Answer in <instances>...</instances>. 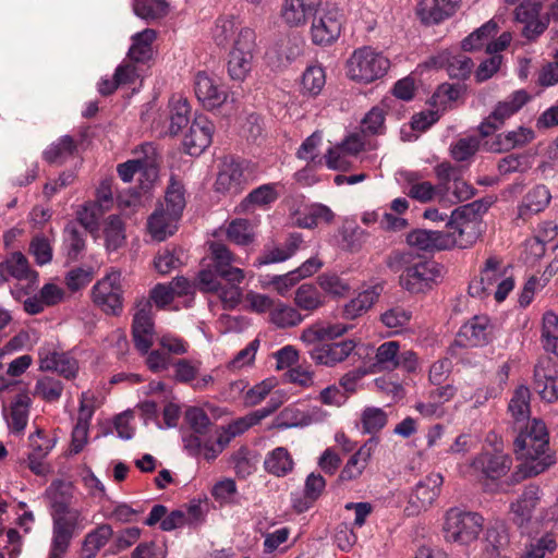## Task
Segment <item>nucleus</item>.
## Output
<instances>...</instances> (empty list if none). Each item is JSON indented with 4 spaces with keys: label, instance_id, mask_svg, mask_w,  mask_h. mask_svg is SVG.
Returning a JSON list of instances; mask_svg holds the SVG:
<instances>
[{
    "label": "nucleus",
    "instance_id": "obj_1",
    "mask_svg": "<svg viewBox=\"0 0 558 558\" xmlns=\"http://www.w3.org/2000/svg\"><path fill=\"white\" fill-rule=\"evenodd\" d=\"M480 221L475 204L463 205L451 213L446 231L417 229L407 235V243L421 251L465 248L478 236Z\"/></svg>",
    "mask_w": 558,
    "mask_h": 558
},
{
    "label": "nucleus",
    "instance_id": "obj_2",
    "mask_svg": "<svg viewBox=\"0 0 558 558\" xmlns=\"http://www.w3.org/2000/svg\"><path fill=\"white\" fill-rule=\"evenodd\" d=\"M388 267L402 274L400 286L410 293H426L444 278V267L435 260L415 257L411 252L395 251L387 259Z\"/></svg>",
    "mask_w": 558,
    "mask_h": 558
},
{
    "label": "nucleus",
    "instance_id": "obj_3",
    "mask_svg": "<svg viewBox=\"0 0 558 558\" xmlns=\"http://www.w3.org/2000/svg\"><path fill=\"white\" fill-rule=\"evenodd\" d=\"M209 250L210 254H213L218 275L228 282V286H221L220 283L216 292L223 307L233 310L242 300L243 291L240 283L244 280L245 274L241 268L232 265L238 260L223 243L210 242Z\"/></svg>",
    "mask_w": 558,
    "mask_h": 558
},
{
    "label": "nucleus",
    "instance_id": "obj_4",
    "mask_svg": "<svg viewBox=\"0 0 558 558\" xmlns=\"http://www.w3.org/2000/svg\"><path fill=\"white\" fill-rule=\"evenodd\" d=\"M502 441L494 444V454H490V493H509L520 482L544 472V464L530 466L518 464L511 471L513 460L510 454L502 452Z\"/></svg>",
    "mask_w": 558,
    "mask_h": 558
},
{
    "label": "nucleus",
    "instance_id": "obj_5",
    "mask_svg": "<svg viewBox=\"0 0 558 558\" xmlns=\"http://www.w3.org/2000/svg\"><path fill=\"white\" fill-rule=\"evenodd\" d=\"M515 452L522 464L536 466L544 465V472L555 463L549 452L548 433L545 423L534 418L514 439Z\"/></svg>",
    "mask_w": 558,
    "mask_h": 558
},
{
    "label": "nucleus",
    "instance_id": "obj_6",
    "mask_svg": "<svg viewBox=\"0 0 558 558\" xmlns=\"http://www.w3.org/2000/svg\"><path fill=\"white\" fill-rule=\"evenodd\" d=\"M389 68V59L369 46L355 49L345 62L347 76L361 84H369L381 78Z\"/></svg>",
    "mask_w": 558,
    "mask_h": 558
},
{
    "label": "nucleus",
    "instance_id": "obj_7",
    "mask_svg": "<svg viewBox=\"0 0 558 558\" xmlns=\"http://www.w3.org/2000/svg\"><path fill=\"white\" fill-rule=\"evenodd\" d=\"M483 525L484 518L481 514L452 507L444 515V538L448 543L468 546L478 538Z\"/></svg>",
    "mask_w": 558,
    "mask_h": 558
},
{
    "label": "nucleus",
    "instance_id": "obj_8",
    "mask_svg": "<svg viewBox=\"0 0 558 558\" xmlns=\"http://www.w3.org/2000/svg\"><path fill=\"white\" fill-rule=\"evenodd\" d=\"M256 34L251 27L243 26L229 53L228 74L231 80L243 82L252 71L254 50L256 46Z\"/></svg>",
    "mask_w": 558,
    "mask_h": 558
},
{
    "label": "nucleus",
    "instance_id": "obj_9",
    "mask_svg": "<svg viewBox=\"0 0 558 558\" xmlns=\"http://www.w3.org/2000/svg\"><path fill=\"white\" fill-rule=\"evenodd\" d=\"M252 179L253 172L247 162L225 158L217 173L215 190L221 194L236 195L245 189Z\"/></svg>",
    "mask_w": 558,
    "mask_h": 558
},
{
    "label": "nucleus",
    "instance_id": "obj_10",
    "mask_svg": "<svg viewBox=\"0 0 558 558\" xmlns=\"http://www.w3.org/2000/svg\"><path fill=\"white\" fill-rule=\"evenodd\" d=\"M94 303L106 314L119 315L123 308L121 272L111 270L98 280L92 289Z\"/></svg>",
    "mask_w": 558,
    "mask_h": 558
},
{
    "label": "nucleus",
    "instance_id": "obj_11",
    "mask_svg": "<svg viewBox=\"0 0 558 558\" xmlns=\"http://www.w3.org/2000/svg\"><path fill=\"white\" fill-rule=\"evenodd\" d=\"M182 442L191 457L208 462L216 460L227 447V440L222 438L219 428L199 434H182Z\"/></svg>",
    "mask_w": 558,
    "mask_h": 558
},
{
    "label": "nucleus",
    "instance_id": "obj_12",
    "mask_svg": "<svg viewBox=\"0 0 558 558\" xmlns=\"http://www.w3.org/2000/svg\"><path fill=\"white\" fill-rule=\"evenodd\" d=\"M71 490L70 484L58 481L50 485L48 495L53 509V524L68 527L73 532L82 519V513L80 510L69 507Z\"/></svg>",
    "mask_w": 558,
    "mask_h": 558
},
{
    "label": "nucleus",
    "instance_id": "obj_13",
    "mask_svg": "<svg viewBox=\"0 0 558 558\" xmlns=\"http://www.w3.org/2000/svg\"><path fill=\"white\" fill-rule=\"evenodd\" d=\"M542 9V2L524 0L514 10L517 22L524 25L523 36L530 40L543 34L551 20L549 11L545 15H541Z\"/></svg>",
    "mask_w": 558,
    "mask_h": 558
},
{
    "label": "nucleus",
    "instance_id": "obj_14",
    "mask_svg": "<svg viewBox=\"0 0 558 558\" xmlns=\"http://www.w3.org/2000/svg\"><path fill=\"white\" fill-rule=\"evenodd\" d=\"M533 388L542 400L555 402L558 400V366L549 357H541L534 367Z\"/></svg>",
    "mask_w": 558,
    "mask_h": 558
},
{
    "label": "nucleus",
    "instance_id": "obj_15",
    "mask_svg": "<svg viewBox=\"0 0 558 558\" xmlns=\"http://www.w3.org/2000/svg\"><path fill=\"white\" fill-rule=\"evenodd\" d=\"M442 483V475L435 472L429 473L417 482L410 496L409 507H407L409 514H416L427 510L438 498Z\"/></svg>",
    "mask_w": 558,
    "mask_h": 558
},
{
    "label": "nucleus",
    "instance_id": "obj_16",
    "mask_svg": "<svg viewBox=\"0 0 558 558\" xmlns=\"http://www.w3.org/2000/svg\"><path fill=\"white\" fill-rule=\"evenodd\" d=\"M313 17L311 36L315 45L328 46L338 39L342 22L337 9L323 11L318 16Z\"/></svg>",
    "mask_w": 558,
    "mask_h": 558
},
{
    "label": "nucleus",
    "instance_id": "obj_17",
    "mask_svg": "<svg viewBox=\"0 0 558 558\" xmlns=\"http://www.w3.org/2000/svg\"><path fill=\"white\" fill-rule=\"evenodd\" d=\"M39 368L45 372H57L65 379H73L78 373V362L70 353L43 347L38 351Z\"/></svg>",
    "mask_w": 558,
    "mask_h": 558
},
{
    "label": "nucleus",
    "instance_id": "obj_18",
    "mask_svg": "<svg viewBox=\"0 0 558 558\" xmlns=\"http://www.w3.org/2000/svg\"><path fill=\"white\" fill-rule=\"evenodd\" d=\"M194 93L206 109L220 107L227 100V93L218 78L205 71H199L194 77Z\"/></svg>",
    "mask_w": 558,
    "mask_h": 558
},
{
    "label": "nucleus",
    "instance_id": "obj_19",
    "mask_svg": "<svg viewBox=\"0 0 558 558\" xmlns=\"http://www.w3.org/2000/svg\"><path fill=\"white\" fill-rule=\"evenodd\" d=\"M214 130L213 122L206 116H196L183 140L185 151L191 156L201 155L210 145Z\"/></svg>",
    "mask_w": 558,
    "mask_h": 558
},
{
    "label": "nucleus",
    "instance_id": "obj_20",
    "mask_svg": "<svg viewBox=\"0 0 558 558\" xmlns=\"http://www.w3.org/2000/svg\"><path fill=\"white\" fill-rule=\"evenodd\" d=\"M134 314L132 335L135 347L142 353H147L154 342V322L150 315V303L144 301L138 303Z\"/></svg>",
    "mask_w": 558,
    "mask_h": 558
},
{
    "label": "nucleus",
    "instance_id": "obj_21",
    "mask_svg": "<svg viewBox=\"0 0 558 558\" xmlns=\"http://www.w3.org/2000/svg\"><path fill=\"white\" fill-rule=\"evenodd\" d=\"M355 348L356 342L352 339L319 343L310 351V355L316 364L332 367L348 359Z\"/></svg>",
    "mask_w": 558,
    "mask_h": 558
},
{
    "label": "nucleus",
    "instance_id": "obj_22",
    "mask_svg": "<svg viewBox=\"0 0 558 558\" xmlns=\"http://www.w3.org/2000/svg\"><path fill=\"white\" fill-rule=\"evenodd\" d=\"M460 2L461 0H420L416 15L425 25L439 24L457 12Z\"/></svg>",
    "mask_w": 558,
    "mask_h": 558
},
{
    "label": "nucleus",
    "instance_id": "obj_23",
    "mask_svg": "<svg viewBox=\"0 0 558 558\" xmlns=\"http://www.w3.org/2000/svg\"><path fill=\"white\" fill-rule=\"evenodd\" d=\"M320 4L322 0H284L280 16L290 27L303 26L317 13Z\"/></svg>",
    "mask_w": 558,
    "mask_h": 558
},
{
    "label": "nucleus",
    "instance_id": "obj_24",
    "mask_svg": "<svg viewBox=\"0 0 558 558\" xmlns=\"http://www.w3.org/2000/svg\"><path fill=\"white\" fill-rule=\"evenodd\" d=\"M427 66L446 69L452 78H466L473 68L472 60L464 54H452L449 51H441L437 56L432 57L427 62Z\"/></svg>",
    "mask_w": 558,
    "mask_h": 558
},
{
    "label": "nucleus",
    "instance_id": "obj_25",
    "mask_svg": "<svg viewBox=\"0 0 558 558\" xmlns=\"http://www.w3.org/2000/svg\"><path fill=\"white\" fill-rule=\"evenodd\" d=\"M531 99L532 96L525 89H518L505 100L497 102L490 112V120H493L490 121V129H498L506 120L519 112Z\"/></svg>",
    "mask_w": 558,
    "mask_h": 558
},
{
    "label": "nucleus",
    "instance_id": "obj_26",
    "mask_svg": "<svg viewBox=\"0 0 558 558\" xmlns=\"http://www.w3.org/2000/svg\"><path fill=\"white\" fill-rule=\"evenodd\" d=\"M378 445L377 438L367 439L359 450L353 453L347 461L345 465L340 472L339 480L349 482L357 480L368 465V462Z\"/></svg>",
    "mask_w": 558,
    "mask_h": 558
},
{
    "label": "nucleus",
    "instance_id": "obj_27",
    "mask_svg": "<svg viewBox=\"0 0 558 558\" xmlns=\"http://www.w3.org/2000/svg\"><path fill=\"white\" fill-rule=\"evenodd\" d=\"M487 337L488 316L475 315L460 328L456 343L461 347H481L486 344Z\"/></svg>",
    "mask_w": 558,
    "mask_h": 558
},
{
    "label": "nucleus",
    "instance_id": "obj_28",
    "mask_svg": "<svg viewBox=\"0 0 558 558\" xmlns=\"http://www.w3.org/2000/svg\"><path fill=\"white\" fill-rule=\"evenodd\" d=\"M94 414L93 400L87 392L82 393L77 422L72 432L71 451L78 453L87 444L89 421Z\"/></svg>",
    "mask_w": 558,
    "mask_h": 558
},
{
    "label": "nucleus",
    "instance_id": "obj_29",
    "mask_svg": "<svg viewBox=\"0 0 558 558\" xmlns=\"http://www.w3.org/2000/svg\"><path fill=\"white\" fill-rule=\"evenodd\" d=\"M140 160L138 181L143 190H148L157 181L159 174V155L154 144L145 143L141 146Z\"/></svg>",
    "mask_w": 558,
    "mask_h": 558
},
{
    "label": "nucleus",
    "instance_id": "obj_30",
    "mask_svg": "<svg viewBox=\"0 0 558 558\" xmlns=\"http://www.w3.org/2000/svg\"><path fill=\"white\" fill-rule=\"evenodd\" d=\"M170 210L165 209L163 204H160L147 220V230L151 238L156 241H165L171 236L178 229V222L181 217H174L170 221Z\"/></svg>",
    "mask_w": 558,
    "mask_h": 558
},
{
    "label": "nucleus",
    "instance_id": "obj_31",
    "mask_svg": "<svg viewBox=\"0 0 558 558\" xmlns=\"http://www.w3.org/2000/svg\"><path fill=\"white\" fill-rule=\"evenodd\" d=\"M32 399L27 392L17 393L11 404L5 420L10 430L21 433L27 425Z\"/></svg>",
    "mask_w": 558,
    "mask_h": 558
},
{
    "label": "nucleus",
    "instance_id": "obj_32",
    "mask_svg": "<svg viewBox=\"0 0 558 558\" xmlns=\"http://www.w3.org/2000/svg\"><path fill=\"white\" fill-rule=\"evenodd\" d=\"M383 288L372 286L361 291L354 299L344 304L342 316L347 319H354L366 313L377 301Z\"/></svg>",
    "mask_w": 558,
    "mask_h": 558
},
{
    "label": "nucleus",
    "instance_id": "obj_33",
    "mask_svg": "<svg viewBox=\"0 0 558 558\" xmlns=\"http://www.w3.org/2000/svg\"><path fill=\"white\" fill-rule=\"evenodd\" d=\"M352 328L351 325L336 323V324H315L305 328L300 339L306 344H315L323 340H331L339 338L347 333Z\"/></svg>",
    "mask_w": 558,
    "mask_h": 558
},
{
    "label": "nucleus",
    "instance_id": "obj_34",
    "mask_svg": "<svg viewBox=\"0 0 558 558\" xmlns=\"http://www.w3.org/2000/svg\"><path fill=\"white\" fill-rule=\"evenodd\" d=\"M535 138V132L531 128L519 126L515 130L500 133L490 145L497 151L521 148L530 144Z\"/></svg>",
    "mask_w": 558,
    "mask_h": 558
},
{
    "label": "nucleus",
    "instance_id": "obj_35",
    "mask_svg": "<svg viewBox=\"0 0 558 558\" xmlns=\"http://www.w3.org/2000/svg\"><path fill=\"white\" fill-rule=\"evenodd\" d=\"M550 198V192L545 185H536L523 197L519 206V217L525 220L543 211L548 206Z\"/></svg>",
    "mask_w": 558,
    "mask_h": 558
},
{
    "label": "nucleus",
    "instance_id": "obj_36",
    "mask_svg": "<svg viewBox=\"0 0 558 558\" xmlns=\"http://www.w3.org/2000/svg\"><path fill=\"white\" fill-rule=\"evenodd\" d=\"M333 217L335 215L328 206L312 204L295 214V223L301 228H314L322 222H331Z\"/></svg>",
    "mask_w": 558,
    "mask_h": 558
},
{
    "label": "nucleus",
    "instance_id": "obj_37",
    "mask_svg": "<svg viewBox=\"0 0 558 558\" xmlns=\"http://www.w3.org/2000/svg\"><path fill=\"white\" fill-rule=\"evenodd\" d=\"M268 320L277 328L286 329L299 326L304 320V316L292 305L276 300Z\"/></svg>",
    "mask_w": 558,
    "mask_h": 558
},
{
    "label": "nucleus",
    "instance_id": "obj_38",
    "mask_svg": "<svg viewBox=\"0 0 558 558\" xmlns=\"http://www.w3.org/2000/svg\"><path fill=\"white\" fill-rule=\"evenodd\" d=\"M404 180L408 183L407 195L412 199L428 203L435 198L437 187L428 181H423L418 172H407Z\"/></svg>",
    "mask_w": 558,
    "mask_h": 558
},
{
    "label": "nucleus",
    "instance_id": "obj_39",
    "mask_svg": "<svg viewBox=\"0 0 558 558\" xmlns=\"http://www.w3.org/2000/svg\"><path fill=\"white\" fill-rule=\"evenodd\" d=\"M113 530L109 524H100L90 531L84 539L82 553L85 558H94L112 537Z\"/></svg>",
    "mask_w": 558,
    "mask_h": 558
},
{
    "label": "nucleus",
    "instance_id": "obj_40",
    "mask_svg": "<svg viewBox=\"0 0 558 558\" xmlns=\"http://www.w3.org/2000/svg\"><path fill=\"white\" fill-rule=\"evenodd\" d=\"M264 468L275 476H284L293 470V460L286 448L277 447L266 456Z\"/></svg>",
    "mask_w": 558,
    "mask_h": 558
},
{
    "label": "nucleus",
    "instance_id": "obj_41",
    "mask_svg": "<svg viewBox=\"0 0 558 558\" xmlns=\"http://www.w3.org/2000/svg\"><path fill=\"white\" fill-rule=\"evenodd\" d=\"M156 38V32L147 28L132 37V46L129 49V58L135 62H145L151 57V44Z\"/></svg>",
    "mask_w": 558,
    "mask_h": 558
},
{
    "label": "nucleus",
    "instance_id": "obj_42",
    "mask_svg": "<svg viewBox=\"0 0 558 558\" xmlns=\"http://www.w3.org/2000/svg\"><path fill=\"white\" fill-rule=\"evenodd\" d=\"M509 534L506 523L496 519L490 524V558H510Z\"/></svg>",
    "mask_w": 558,
    "mask_h": 558
},
{
    "label": "nucleus",
    "instance_id": "obj_43",
    "mask_svg": "<svg viewBox=\"0 0 558 558\" xmlns=\"http://www.w3.org/2000/svg\"><path fill=\"white\" fill-rule=\"evenodd\" d=\"M539 488L536 485H529L517 500L511 505V510L514 515L520 520V524L531 519L532 512L535 509L539 497Z\"/></svg>",
    "mask_w": 558,
    "mask_h": 558
},
{
    "label": "nucleus",
    "instance_id": "obj_44",
    "mask_svg": "<svg viewBox=\"0 0 558 558\" xmlns=\"http://www.w3.org/2000/svg\"><path fill=\"white\" fill-rule=\"evenodd\" d=\"M508 268H505L502 272H498L499 262L490 256V283L496 282L497 288L494 292V299L496 302H504L508 294L514 289V278L512 275H508Z\"/></svg>",
    "mask_w": 558,
    "mask_h": 558
},
{
    "label": "nucleus",
    "instance_id": "obj_45",
    "mask_svg": "<svg viewBox=\"0 0 558 558\" xmlns=\"http://www.w3.org/2000/svg\"><path fill=\"white\" fill-rule=\"evenodd\" d=\"M241 28L233 15L219 16L213 28V39L218 46L226 47L232 39L236 38Z\"/></svg>",
    "mask_w": 558,
    "mask_h": 558
},
{
    "label": "nucleus",
    "instance_id": "obj_46",
    "mask_svg": "<svg viewBox=\"0 0 558 558\" xmlns=\"http://www.w3.org/2000/svg\"><path fill=\"white\" fill-rule=\"evenodd\" d=\"M76 151V145L69 135L60 137L52 143L45 151L44 159L49 163L61 165L71 158Z\"/></svg>",
    "mask_w": 558,
    "mask_h": 558
},
{
    "label": "nucleus",
    "instance_id": "obj_47",
    "mask_svg": "<svg viewBox=\"0 0 558 558\" xmlns=\"http://www.w3.org/2000/svg\"><path fill=\"white\" fill-rule=\"evenodd\" d=\"M279 183H267L263 184L253 191H251L244 198L243 204L246 208L253 207H265L276 202L280 195Z\"/></svg>",
    "mask_w": 558,
    "mask_h": 558
},
{
    "label": "nucleus",
    "instance_id": "obj_48",
    "mask_svg": "<svg viewBox=\"0 0 558 558\" xmlns=\"http://www.w3.org/2000/svg\"><path fill=\"white\" fill-rule=\"evenodd\" d=\"M294 304L298 310L312 313L324 305V298L316 287L305 283L296 289Z\"/></svg>",
    "mask_w": 558,
    "mask_h": 558
},
{
    "label": "nucleus",
    "instance_id": "obj_49",
    "mask_svg": "<svg viewBox=\"0 0 558 558\" xmlns=\"http://www.w3.org/2000/svg\"><path fill=\"white\" fill-rule=\"evenodd\" d=\"M480 145V135L461 137L450 145L449 154L457 162H469L475 156Z\"/></svg>",
    "mask_w": 558,
    "mask_h": 558
},
{
    "label": "nucleus",
    "instance_id": "obj_50",
    "mask_svg": "<svg viewBox=\"0 0 558 558\" xmlns=\"http://www.w3.org/2000/svg\"><path fill=\"white\" fill-rule=\"evenodd\" d=\"M163 207L165 209L170 210V216L172 217L170 218V221H172L174 217H181L185 207L183 185L173 177H171L166 191Z\"/></svg>",
    "mask_w": 558,
    "mask_h": 558
},
{
    "label": "nucleus",
    "instance_id": "obj_51",
    "mask_svg": "<svg viewBox=\"0 0 558 558\" xmlns=\"http://www.w3.org/2000/svg\"><path fill=\"white\" fill-rule=\"evenodd\" d=\"M541 338L544 350L558 356V315L554 312L544 314Z\"/></svg>",
    "mask_w": 558,
    "mask_h": 558
},
{
    "label": "nucleus",
    "instance_id": "obj_52",
    "mask_svg": "<svg viewBox=\"0 0 558 558\" xmlns=\"http://www.w3.org/2000/svg\"><path fill=\"white\" fill-rule=\"evenodd\" d=\"M190 106L186 99L179 97L170 101L168 132L177 135L189 123Z\"/></svg>",
    "mask_w": 558,
    "mask_h": 558
},
{
    "label": "nucleus",
    "instance_id": "obj_53",
    "mask_svg": "<svg viewBox=\"0 0 558 558\" xmlns=\"http://www.w3.org/2000/svg\"><path fill=\"white\" fill-rule=\"evenodd\" d=\"M5 267L11 277L17 280H28L35 282L37 274L29 269L27 258L20 252L12 253L5 260Z\"/></svg>",
    "mask_w": 558,
    "mask_h": 558
},
{
    "label": "nucleus",
    "instance_id": "obj_54",
    "mask_svg": "<svg viewBox=\"0 0 558 558\" xmlns=\"http://www.w3.org/2000/svg\"><path fill=\"white\" fill-rule=\"evenodd\" d=\"M400 344L397 341H386L381 343L375 354V365L380 371H393L398 368V353Z\"/></svg>",
    "mask_w": 558,
    "mask_h": 558
},
{
    "label": "nucleus",
    "instance_id": "obj_55",
    "mask_svg": "<svg viewBox=\"0 0 558 558\" xmlns=\"http://www.w3.org/2000/svg\"><path fill=\"white\" fill-rule=\"evenodd\" d=\"M388 421L387 413L376 407H367L361 413V424L364 434H376L383 429Z\"/></svg>",
    "mask_w": 558,
    "mask_h": 558
},
{
    "label": "nucleus",
    "instance_id": "obj_56",
    "mask_svg": "<svg viewBox=\"0 0 558 558\" xmlns=\"http://www.w3.org/2000/svg\"><path fill=\"white\" fill-rule=\"evenodd\" d=\"M326 84V73L320 65H310L302 75L303 92L317 96Z\"/></svg>",
    "mask_w": 558,
    "mask_h": 558
},
{
    "label": "nucleus",
    "instance_id": "obj_57",
    "mask_svg": "<svg viewBox=\"0 0 558 558\" xmlns=\"http://www.w3.org/2000/svg\"><path fill=\"white\" fill-rule=\"evenodd\" d=\"M187 428L182 434H199L215 429L210 418L201 408H190L185 411Z\"/></svg>",
    "mask_w": 558,
    "mask_h": 558
},
{
    "label": "nucleus",
    "instance_id": "obj_58",
    "mask_svg": "<svg viewBox=\"0 0 558 558\" xmlns=\"http://www.w3.org/2000/svg\"><path fill=\"white\" fill-rule=\"evenodd\" d=\"M303 420V409L296 404H290L280 411L272 426L278 429L304 427Z\"/></svg>",
    "mask_w": 558,
    "mask_h": 558
},
{
    "label": "nucleus",
    "instance_id": "obj_59",
    "mask_svg": "<svg viewBox=\"0 0 558 558\" xmlns=\"http://www.w3.org/2000/svg\"><path fill=\"white\" fill-rule=\"evenodd\" d=\"M462 166L452 165L450 161H442L434 168L436 178L439 181V190L449 195L451 183L462 175Z\"/></svg>",
    "mask_w": 558,
    "mask_h": 558
},
{
    "label": "nucleus",
    "instance_id": "obj_60",
    "mask_svg": "<svg viewBox=\"0 0 558 558\" xmlns=\"http://www.w3.org/2000/svg\"><path fill=\"white\" fill-rule=\"evenodd\" d=\"M228 239L238 245H247L254 240L253 227L246 219H234L227 227Z\"/></svg>",
    "mask_w": 558,
    "mask_h": 558
},
{
    "label": "nucleus",
    "instance_id": "obj_61",
    "mask_svg": "<svg viewBox=\"0 0 558 558\" xmlns=\"http://www.w3.org/2000/svg\"><path fill=\"white\" fill-rule=\"evenodd\" d=\"M62 391V383L59 379L49 376L39 378L34 388V393L36 396L49 402L58 401Z\"/></svg>",
    "mask_w": 558,
    "mask_h": 558
},
{
    "label": "nucleus",
    "instance_id": "obj_62",
    "mask_svg": "<svg viewBox=\"0 0 558 558\" xmlns=\"http://www.w3.org/2000/svg\"><path fill=\"white\" fill-rule=\"evenodd\" d=\"M412 313L402 307H392L384 312L380 316L381 323L393 333H399L411 320Z\"/></svg>",
    "mask_w": 558,
    "mask_h": 558
},
{
    "label": "nucleus",
    "instance_id": "obj_63",
    "mask_svg": "<svg viewBox=\"0 0 558 558\" xmlns=\"http://www.w3.org/2000/svg\"><path fill=\"white\" fill-rule=\"evenodd\" d=\"M317 282L322 290L336 298L345 296L351 290L350 284L336 274H322Z\"/></svg>",
    "mask_w": 558,
    "mask_h": 558
},
{
    "label": "nucleus",
    "instance_id": "obj_64",
    "mask_svg": "<svg viewBox=\"0 0 558 558\" xmlns=\"http://www.w3.org/2000/svg\"><path fill=\"white\" fill-rule=\"evenodd\" d=\"M104 210L94 202H86L76 210L77 221L89 231L98 228V220L104 215Z\"/></svg>",
    "mask_w": 558,
    "mask_h": 558
}]
</instances>
